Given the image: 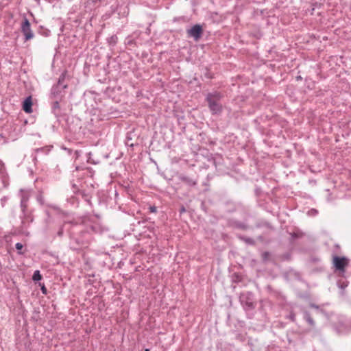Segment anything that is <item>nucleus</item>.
I'll use <instances>...</instances> for the list:
<instances>
[{"instance_id": "nucleus-1", "label": "nucleus", "mask_w": 351, "mask_h": 351, "mask_svg": "<svg viewBox=\"0 0 351 351\" xmlns=\"http://www.w3.org/2000/svg\"><path fill=\"white\" fill-rule=\"evenodd\" d=\"M221 97V94L217 91L207 95L206 101L213 114H219L222 111V105L219 103Z\"/></svg>"}, {"instance_id": "nucleus-2", "label": "nucleus", "mask_w": 351, "mask_h": 351, "mask_svg": "<svg viewBox=\"0 0 351 351\" xmlns=\"http://www.w3.org/2000/svg\"><path fill=\"white\" fill-rule=\"evenodd\" d=\"M21 29L22 33L25 36V40H29L33 38L34 35L33 32L31 29L30 23L26 17H24L22 23H21Z\"/></svg>"}, {"instance_id": "nucleus-3", "label": "nucleus", "mask_w": 351, "mask_h": 351, "mask_svg": "<svg viewBox=\"0 0 351 351\" xmlns=\"http://www.w3.org/2000/svg\"><path fill=\"white\" fill-rule=\"evenodd\" d=\"M333 264L337 269L344 271L345 268L348 265V260L346 257L335 256L333 258Z\"/></svg>"}, {"instance_id": "nucleus-4", "label": "nucleus", "mask_w": 351, "mask_h": 351, "mask_svg": "<svg viewBox=\"0 0 351 351\" xmlns=\"http://www.w3.org/2000/svg\"><path fill=\"white\" fill-rule=\"evenodd\" d=\"M187 33L189 36L194 38L195 40H198L203 33V29L201 25H195L189 29Z\"/></svg>"}, {"instance_id": "nucleus-5", "label": "nucleus", "mask_w": 351, "mask_h": 351, "mask_svg": "<svg viewBox=\"0 0 351 351\" xmlns=\"http://www.w3.org/2000/svg\"><path fill=\"white\" fill-rule=\"evenodd\" d=\"M32 97L29 96L25 99L23 104V110L27 113H31L32 112Z\"/></svg>"}, {"instance_id": "nucleus-6", "label": "nucleus", "mask_w": 351, "mask_h": 351, "mask_svg": "<svg viewBox=\"0 0 351 351\" xmlns=\"http://www.w3.org/2000/svg\"><path fill=\"white\" fill-rule=\"evenodd\" d=\"M42 278L41 275L40 274L39 271H36L33 275V280L35 281L40 280Z\"/></svg>"}, {"instance_id": "nucleus-7", "label": "nucleus", "mask_w": 351, "mask_h": 351, "mask_svg": "<svg viewBox=\"0 0 351 351\" xmlns=\"http://www.w3.org/2000/svg\"><path fill=\"white\" fill-rule=\"evenodd\" d=\"M16 248L19 250H21L23 248V245L20 243H17L16 244Z\"/></svg>"}, {"instance_id": "nucleus-8", "label": "nucleus", "mask_w": 351, "mask_h": 351, "mask_svg": "<svg viewBox=\"0 0 351 351\" xmlns=\"http://www.w3.org/2000/svg\"><path fill=\"white\" fill-rule=\"evenodd\" d=\"M149 210L151 213H156V208L155 206H150Z\"/></svg>"}, {"instance_id": "nucleus-9", "label": "nucleus", "mask_w": 351, "mask_h": 351, "mask_svg": "<svg viewBox=\"0 0 351 351\" xmlns=\"http://www.w3.org/2000/svg\"><path fill=\"white\" fill-rule=\"evenodd\" d=\"M43 293H46V288L45 287H42Z\"/></svg>"}, {"instance_id": "nucleus-10", "label": "nucleus", "mask_w": 351, "mask_h": 351, "mask_svg": "<svg viewBox=\"0 0 351 351\" xmlns=\"http://www.w3.org/2000/svg\"><path fill=\"white\" fill-rule=\"evenodd\" d=\"M145 351H149V349L146 348V349L145 350Z\"/></svg>"}]
</instances>
